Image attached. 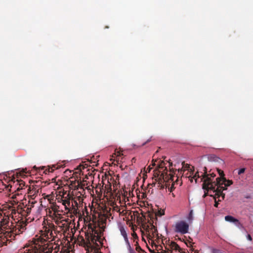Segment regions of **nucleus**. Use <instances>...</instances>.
Segmentation results:
<instances>
[{"mask_svg":"<svg viewBox=\"0 0 253 253\" xmlns=\"http://www.w3.org/2000/svg\"><path fill=\"white\" fill-rule=\"evenodd\" d=\"M214 200H215V204H214V206L215 207H216V208H218V202H219V201H221V200H219H219H218V201H216V198H215V197L214 198Z\"/></svg>","mask_w":253,"mask_h":253,"instance_id":"obj_27","label":"nucleus"},{"mask_svg":"<svg viewBox=\"0 0 253 253\" xmlns=\"http://www.w3.org/2000/svg\"><path fill=\"white\" fill-rule=\"evenodd\" d=\"M170 180L171 181H171H173V180H172L171 179H170V180H167V184H167V186H166V188L168 187L169 191H170V192H171L173 191V190L174 189V184L173 183H172V184H171V186H170V187H169V181H170ZM164 183H165V184H166V182H165ZM165 186H166V184H165Z\"/></svg>","mask_w":253,"mask_h":253,"instance_id":"obj_15","label":"nucleus"},{"mask_svg":"<svg viewBox=\"0 0 253 253\" xmlns=\"http://www.w3.org/2000/svg\"><path fill=\"white\" fill-rule=\"evenodd\" d=\"M193 211H191L188 216V219L189 220H193Z\"/></svg>","mask_w":253,"mask_h":253,"instance_id":"obj_24","label":"nucleus"},{"mask_svg":"<svg viewBox=\"0 0 253 253\" xmlns=\"http://www.w3.org/2000/svg\"><path fill=\"white\" fill-rule=\"evenodd\" d=\"M34 181L33 180V193L34 192V194H33V196L39 193L40 192H41L42 189L41 188L39 187L37 185L34 184Z\"/></svg>","mask_w":253,"mask_h":253,"instance_id":"obj_9","label":"nucleus"},{"mask_svg":"<svg viewBox=\"0 0 253 253\" xmlns=\"http://www.w3.org/2000/svg\"><path fill=\"white\" fill-rule=\"evenodd\" d=\"M204 173L202 174V178H201L200 182H202L203 181V179H205L204 180V182L203 183V185L205 183L207 178H209L210 179V182H214V181H212V178H213L215 176V174L214 173H209V174L207 173V169L206 167L204 168Z\"/></svg>","mask_w":253,"mask_h":253,"instance_id":"obj_6","label":"nucleus"},{"mask_svg":"<svg viewBox=\"0 0 253 253\" xmlns=\"http://www.w3.org/2000/svg\"><path fill=\"white\" fill-rule=\"evenodd\" d=\"M132 236H133V237L134 239L138 238V236H137V234H136V233H135V232H133V233L132 234Z\"/></svg>","mask_w":253,"mask_h":253,"instance_id":"obj_31","label":"nucleus"},{"mask_svg":"<svg viewBox=\"0 0 253 253\" xmlns=\"http://www.w3.org/2000/svg\"><path fill=\"white\" fill-rule=\"evenodd\" d=\"M25 173H26V172L25 171V170H23V171L20 172V174L22 176H25Z\"/></svg>","mask_w":253,"mask_h":253,"instance_id":"obj_32","label":"nucleus"},{"mask_svg":"<svg viewBox=\"0 0 253 253\" xmlns=\"http://www.w3.org/2000/svg\"><path fill=\"white\" fill-rule=\"evenodd\" d=\"M29 183H32V179H30V180H29Z\"/></svg>","mask_w":253,"mask_h":253,"instance_id":"obj_39","label":"nucleus"},{"mask_svg":"<svg viewBox=\"0 0 253 253\" xmlns=\"http://www.w3.org/2000/svg\"><path fill=\"white\" fill-rule=\"evenodd\" d=\"M36 169V166L33 167V172H34V169Z\"/></svg>","mask_w":253,"mask_h":253,"instance_id":"obj_37","label":"nucleus"},{"mask_svg":"<svg viewBox=\"0 0 253 253\" xmlns=\"http://www.w3.org/2000/svg\"><path fill=\"white\" fill-rule=\"evenodd\" d=\"M151 232H152L153 236L158 235V231L156 227H155L153 223L151 224L150 228Z\"/></svg>","mask_w":253,"mask_h":253,"instance_id":"obj_14","label":"nucleus"},{"mask_svg":"<svg viewBox=\"0 0 253 253\" xmlns=\"http://www.w3.org/2000/svg\"><path fill=\"white\" fill-rule=\"evenodd\" d=\"M94 231V234H90V235H86L85 237L87 238L88 241L90 240L93 243L96 242L97 240H98L99 237L98 236H96L95 234H98L97 231L93 230Z\"/></svg>","mask_w":253,"mask_h":253,"instance_id":"obj_7","label":"nucleus"},{"mask_svg":"<svg viewBox=\"0 0 253 253\" xmlns=\"http://www.w3.org/2000/svg\"><path fill=\"white\" fill-rule=\"evenodd\" d=\"M210 179L207 178L205 183L203 184V189L208 190L209 189L211 190L213 192L215 193V195L217 196V198H219L220 196L222 198V200H223L225 197V194L222 193L221 190L218 188H215L216 185H224L225 187L231 185L233 182L232 180H227L225 177H223L222 179L220 178H216V181L214 182H210Z\"/></svg>","mask_w":253,"mask_h":253,"instance_id":"obj_1","label":"nucleus"},{"mask_svg":"<svg viewBox=\"0 0 253 253\" xmlns=\"http://www.w3.org/2000/svg\"><path fill=\"white\" fill-rule=\"evenodd\" d=\"M245 171V168H242L241 169H239V170L238 171V174H241L242 173H243Z\"/></svg>","mask_w":253,"mask_h":253,"instance_id":"obj_26","label":"nucleus"},{"mask_svg":"<svg viewBox=\"0 0 253 253\" xmlns=\"http://www.w3.org/2000/svg\"><path fill=\"white\" fill-rule=\"evenodd\" d=\"M62 204L65 206L66 210H68L69 211V208L70 206V202L69 199L67 200H61Z\"/></svg>","mask_w":253,"mask_h":253,"instance_id":"obj_11","label":"nucleus"},{"mask_svg":"<svg viewBox=\"0 0 253 253\" xmlns=\"http://www.w3.org/2000/svg\"><path fill=\"white\" fill-rule=\"evenodd\" d=\"M16 181H17V184H18V182H18V180H16Z\"/></svg>","mask_w":253,"mask_h":253,"instance_id":"obj_40","label":"nucleus"},{"mask_svg":"<svg viewBox=\"0 0 253 253\" xmlns=\"http://www.w3.org/2000/svg\"><path fill=\"white\" fill-rule=\"evenodd\" d=\"M170 247L171 249L175 251H179L180 250V247L176 243L174 242H171L170 244Z\"/></svg>","mask_w":253,"mask_h":253,"instance_id":"obj_12","label":"nucleus"},{"mask_svg":"<svg viewBox=\"0 0 253 253\" xmlns=\"http://www.w3.org/2000/svg\"><path fill=\"white\" fill-rule=\"evenodd\" d=\"M32 199L31 195L28 196V199L25 198L22 201V204L24 206L22 211V215L25 216V220H23L19 225V231L23 232L26 229V226L29 227H31L29 224L32 222V218L30 217H28L30 215L32 209V204L30 203L31 199Z\"/></svg>","mask_w":253,"mask_h":253,"instance_id":"obj_3","label":"nucleus"},{"mask_svg":"<svg viewBox=\"0 0 253 253\" xmlns=\"http://www.w3.org/2000/svg\"><path fill=\"white\" fill-rule=\"evenodd\" d=\"M22 253H32V246L30 244L25 246L23 248Z\"/></svg>","mask_w":253,"mask_h":253,"instance_id":"obj_10","label":"nucleus"},{"mask_svg":"<svg viewBox=\"0 0 253 253\" xmlns=\"http://www.w3.org/2000/svg\"><path fill=\"white\" fill-rule=\"evenodd\" d=\"M212 252V253H223L221 251L217 249H213Z\"/></svg>","mask_w":253,"mask_h":253,"instance_id":"obj_25","label":"nucleus"},{"mask_svg":"<svg viewBox=\"0 0 253 253\" xmlns=\"http://www.w3.org/2000/svg\"><path fill=\"white\" fill-rule=\"evenodd\" d=\"M247 239L251 241L252 240V238L250 234L247 235Z\"/></svg>","mask_w":253,"mask_h":253,"instance_id":"obj_34","label":"nucleus"},{"mask_svg":"<svg viewBox=\"0 0 253 253\" xmlns=\"http://www.w3.org/2000/svg\"><path fill=\"white\" fill-rule=\"evenodd\" d=\"M218 172L220 176V177H219L221 179H222L223 177H224V174L223 172V171L221 170V169H217Z\"/></svg>","mask_w":253,"mask_h":253,"instance_id":"obj_22","label":"nucleus"},{"mask_svg":"<svg viewBox=\"0 0 253 253\" xmlns=\"http://www.w3.org/2000/svg\"><path fill=\"white\" fill-rule=\"evenodd\" d=\"M151 141V138L150 139H148L145 142L143 143L142 144V146H144L145 145L146 143L149 142L150 141Z\"/></svg>","mask_w":253,"mask_h":253,"instance_id":"obj_33","label":"nucleus"},{"mask_svg":"<svg viewBox=\"0 0 253 253\" xmlns=\"http://www.w3.org/2000/svg\"><path fill=\"white\" fill-rule=\"evenodd\" d=\"M57 207V206L56 205H55V206H54V207L52 208V210H53V211H55L56 210V207Z\"/></svg>","mask_w":253,"mask_h":253,"instance_id":"obj_35","label":"nucleus"},{"mask_svg":"<svg viewBox=\"0 0 253 253\" xmlns=\"http://www.w3.org/2000/svg\"><path fill=\"white\" fill-rule=\"evenodd\" d=\"M126 245H127V248L129 253L134 252V250L131 247L130 244H127Z\"/></svg>","mask_w":253,"mask_h":253,"instance_id":"obj_23","label":"nucleus"},{"mask_svg":"<svg viewBox=\"0 0 253 253\" xmlns=\"http://www.w3.org/2000/svg\"><path fill=\"white\" fill-rule=\"evenodd\" d=\"M168 170L166 168L164 169V170H161L156 169L154 170V176L155 178V182L148 185L149 186H154L156 183H157L158 186L160 187L161 188H164V183L166 182V186L167 187V181L171 179L173 180L174 171L171 169L169 170V173L168 174Z\"/></svg>","mask_w":253,"mask_h":253,"instance_id":"obj_2","label":"nucleus"},{"mask_svg":"<svg viewBox=\"0 0 253 253\" xmlns=\"http://www.w3.org/2000/svg\"><path fill=\"white\" fill-rule=\"evenodd\" d=\"M59 222H61V221H60V222L56 221V224H58L59 223Z\"/></svg>","mask_w":253,"mask_h":253,"instance_id":"obj_38","label":"nucleus"},{"mask_svg":"<svg viewBox=\"0 0 253 253\" xmlns=\"http://www.w3.org/2000/svg\"><path fill=\"white\" fill-rule=\"evenodd\" d=\"M54 169L52 168H49L48 169H46L44 171V173L45 174L49 173V172H52L54 171Z\"/></svg>","mask_w":253,"mask_h":253,"instance_id":"obj_20","label":"nucleus"},{"mask_svg":"<svg viewBox=\"0 0 253 253\" xmlns=\"http://www.w3.org/2000/svg\"><path fill=\"white\" fill-rule=\"evenodd\" d=\"M124 238L126 245L130 244L127 238V236L124 237Z\"/></svg>","mask_w":253,"mask_h":253,"instance_id":"obj_29","label":"nucleus"},{"mask_svg":"<svg viewBox=\"0 0 253 253\" xmlns=\"http://www.w3.org/2000/svg\"><path fill=\"white\" fill-rule=\"evenodd\" d=\"M136 248L135 250L138 252V253H144L145 251L141 249V248L139 246L138 242H136Z\"/></svg>","mask_w":253,"mask_h":253,"instance_id":"obj_16","label":"nucleus"},{"mask_svg":"<svg viewBox=\"0 0 253 253\" xmlns=\"http://www.w3.org/2000/svg\"><path fill=\"white\" fill-rule=\"evenodd\" d=\"M120 230L121 235L123 236V237H125L127 236L126 231L123 227H121Z\"/></svg>","mask_w":253,"mask_h":253,"instance_id":"obj_19","label":"nucleus"},{"mask_svg":"<svg viewBox=\"0 0 253 253\" xmlns=\"http://www.w3.org/2000/svg\"><path fill=\"white\" fill-rule=\"evenodd\" d=\"M202 177V175L201 176L199 175V172H197L194 176L192 178L191 181H192L193 178L195 179V181L196 183L198 182V179L199 178Z\"/></svg>","mask_w":253,"mask_h":253,"instance_id":"obj_18","label":"nucleus"},{"mask_svg":"<svg viewBox=\"0 0 253 253\" xmlns=\"http://www.w3.org/2000/svg\"><path fill=\"white\" fill-rule=\"evenodd\" d=\"M189 228V225L186 221L180 220L175 223L174 231L175 233L185 234L188 232Z\"/></svg>","mask_w":253,"mask_h":253,"instance_id":"obj_4","label":"nucleus"},{"mask_svg":"<svg viewBox=\"0 0 253 253\" xmlns=\"http://www.w3.org/2000/svg\"><path fill=\"white\" fill-rule=\"evenodd\" d=\"M169 167H170L171 166H172V163H170L169 162Z\"/></svg>","mask_w":253,"mask_h":253,"instance_id":"obj_36","label":"nucleus"},{"mask_svg":"<svg viewBox=\"0 0 253 253\" xmlns=\"http://www.w3.org/2000/svg\"><path fill=\"white\" fill-rule=\"evenodd\" d=\"M204 190H206V191H205V194H204V195L203 196L204 198L206 197L208 195V192L209 190H211L210 189H209L208 190H207L206 189H204Z\"/></svg>","mask_w":253,"mask_h":253,"instance_id":"obj_30","label":"nucleus"},{"mask_svg":"<svg viewBox=\"0 0 253 253\" xmlns=\"http://www.w3.org/2000/svg\"><path fill=\"white\" fill-rule=\"evenodd\" d=\"M219 188V189L221 190L222 193H223V190H225L227 189V187H225V185L224 187L222 186V185H220V186H219V185H216L215 187V188Z\"/></svg>","mask_w":253,"mask_h":253,"instance_id":"obj_21","label":"nucleus"},{"mask_svg":"<svg viewBox=\"0 0 253 253\" xmlns=\"http://www.w3.org/2000/svg\"><path fill=\"white\" fill-rule=\"evenodd\" d=\"M225 220L227 221L234 222L237 225H241V223L237 219L235 218L234 217L231 215L226 216L225 217Z\"/></svg>","mask_w":253,"mask_h":253,"instance_id":"obj_8","label":"nucleus"},{"mask_svg":"<svg viewBox=\"0 0 253 253\" xmlns=\"http://www.w3.org/2000/svg\"><path fill=\"white\" fill-rule=\"evenodd\" d=\"M43 239L40 237L33 238V253H44L42 246Z\"/></svg>","mask_w":253,"mask_h":253,"instance_id":"obj_5","label":"nucleus"},{"mask_svg":"<svg viewBox=\"0 0 253 253\" xmlns=\"http://www.w3.org/2000/svg\"><path fill=\"white\" fill-rule=\"evenodd\" d=\"M12 182H13V183L14 184L15 183V181H13V180H11V181L8 185H5V188L6 189V190H8L9 192L13 191V190H12V188L14 186V185L12 184V183H11Z\"/></svg>","mask_w":253,"mask_h":253,"instance_id":"obj_13","label":"nucleus"},{"mask_svg":"<svg viewBox=\"0 0 253 253\" xmlns=\"http://www.w3.org/2000/svg\"><path fill=\"white\" fill-rule=\"evenodd\" d=\"M166 164L164 162L162 161L161 163L159 165L157 169L164 170V169L166 168L167 169V168L165 166Z\"/></svg>","mask_w":253,"mask_h":253,"instance_id":"obj_17","label":"nucleus"},{"mask_svg":"<svg viewBox=\"0 0 253 253\" xmlns=\"http://www.w3.org/2000/svg\"><path fill=\"white\" fill-rule=\"evenodd\" d=\"M124 238L126 245L130 244L127 238V236L124 237Z\"/></svg>","mask_w":253,"mask_h":253,"instance_id":"obj_28","label":"nucleus"}]
</instances>
